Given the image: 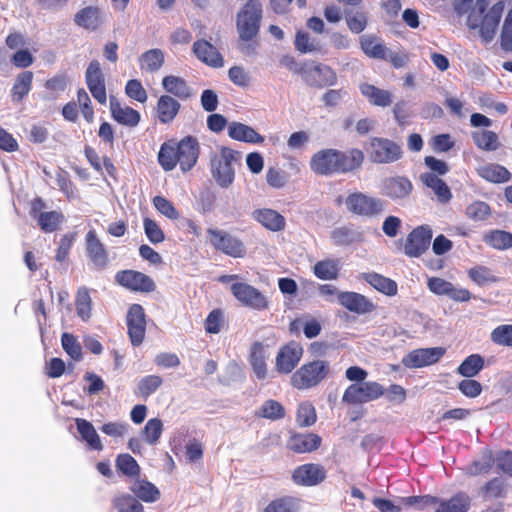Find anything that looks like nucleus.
<instances>
[{"mask_svg": "<svg viewBox=\"0 0 512 512\" xmlns=\"http://www.w3.org/2000/svg\"><path fill=\"white\" fill-rule=\"evenodd\" d=\"M180 103L171 95H161L156 104V116L161 124L173 122L180 111Z\"/></svg>", "mask_w": 512, "mask_h": 512, "instance_id": "31", "label": "nucleus"}, {"mask_svg": "<svg viewBox=\"0 0 512 512\" xmlns=\"http://www.w3.org/2000/svg\"><path fill=\"white\" fill-rule=\"evenodd\" d=\"M364 162V153L358 148L346 151L327 148L314 153L309 165L316 175L332 176L347 174L359 169Z\"/></svg>", "mask_w": 512, "mask_h": 512, "instance_id": "1", "label": "nucleus"}, {"mask_svg": "<svg viewBox=\"0 0 512 512\" xmlns=\"http://www.w3.org/2000/svg\"><path fill=\"white\" fill-rule=\"evenodd\" d=\"M85 251L93 269L97 271L107 269L110 262L109 253L94 229L89 230L85 236Z\"/></svg>", "mask_w": 512, "mask_h": 512, "instance_id": "17", "label": "nucleus"}, {"mask_svg": "<svg viewBox=\"0 0 512 512\" xmlns=\"http://www.w3.org/2000/svg\"><path fill=\"white\" fill-rule=\"evenodd\" d=\"M490 339L498 346L512 347V324L495 327L490 334Z\"/></svg>", "mask_w": 512, "mask_h": 512, "instance_id": "59", "label": "nucleus"}, {"mask_svg": "<svg viewBox=\"0 0 512 512\" xmlns=\"http://www.w3.org/2000/svg\"><path fill=\"white\" fill-rule=\"evenodd\" d=\"M206 232L209 243L216 251L233 258H243L246 255L245 244L236 236L217 228H208Z\"/></svg>", "mask_w": 512, "mask_h": 512, "instance_id": "8", "label": "nucleus"}, {"mask_svg": "<svg viewBox=\"0 0 512 512\" xmlns=\"http://www.w3.org/2000/svg\"><path fill=\"white\" fill-rule=\"evenodd\" d=\"M413 191V184L406 176L387 177L382 181L381 193L392 201L408 198Z\"/></svg>", "mask_w": 512, "mask_h": 512, "instance_id": "22", "label": "nucleus"}, {"mask_svg": "<svg viewBox=\"0 0 512 512\" xmlns=\"http://www.w3.org/2000/svg\"><path fill=\"white\" fill-rule=\"evenodd\" d=\"M114 280L119 286L132 292L151 293L156 289V284L150 276L133 269L118 271Z\"/></svg>", "mask_w": 512, "mask_h": 512, "instance_id": "11", "label": "nucleus"}, {"mask_svg": "<svg viewBox=\"0 0 512 512\" xmlns=\"http://www.w3.org/2000/svg\"><path fill=\"white\" fill-rule=\"evenodd\" d=\"M317 421V414L314 405L305 401L298 405L296 411V423L300 428L314 425Z\"/></svg>", "mask_w": 512, "mask_h": 512, "instance_id": "51", "label": "nucleus"}, {"mask_svg": "<svg viewBox=\"0 0 512 512\" xmlns=\"http://www.w3.org/2000/svg\"><path fill=\"white\" fill-rule=\"evenodd\" d=\"M77 315L84 321L91 316L92 301L88 289L81 288L78 290L75 300Z\"/></svg>", "mask_w": 512, "mask_h": 512, "instance_id": "57", "label": "nucleus"}, {"mask_svg": "<svg viewBox=\"0 0 512 512\" xmlns=\"http://www.w3.org/2000/svg\"><path fill=\"white\" fill-rule=\"evenodd\" d=\"M507 491L508 484L503 477H494L480 488V494L484 500L505 498Z\"/></svg>", "mask_w": 512, "mask_h": 512, "instance_id": "38", "label": "nucleus"}, {"mask_svg": "<svg viewBox=\"0 0 512 512\" xmlns=\"http://www.w3.org/2000/svg\"><path fill=\"white\" fill-rule=\"evenodd\" d=\"M345 20L352 33L359 34L364 31L368 24V17L365 12L345 11Z\"/></svg>", "mask_w": 512, "mask_h": 512, "instance_id": "58", "label": "nucleus"}, {"mask_svg": "<svg viewBox=\"0 0 512 512\" xmlns=\"http://www.w3.org/2000/svg\"><path fill=\"white\" fill-rule=\"evenodd\" d=\"M241 157L239 151L226 146L220 148V154H215L211 157V175L221 188H228L234 182V164H240Z\"/></svg>", "mask_w": 512, "mask_h": 512, "instance_id": "4", "label": "nucleus"}, {"mask_svg": "<svg viewBox=\"0 0 512 512\" xmlns=\"http://www.w3.org/2000/svg\"><path fill=\"white\" fill-rule=\"evenodd\" d=\"M331 238L336 245L348 246L358 239V234L352 228L343 226L334 229Z\"/></svg>", "mask_w": 512, "mask_h": 512, "instance_id": "61", "label": "nucleus"}, {"mask_svg": "<svg viewBox=\"0 0 512 512\" xmlns=\"http://www.w3.org/2000/svg\"><path fill=\"white\" fill-rule=\"evenodd\" d=\"M484 241L497 250L512 248V233L504 230H492L484 236Z\"/></svg>", "mask_w": 512, "mask_h": 512, "instance_id": "49", "label": "nucleus"}, {"mask_svg": "<svg viewBox=\"0 0 512 512\" xmlns=\"http://www.w3.org/2000/svg\"><path fill=\"white\" fill-rule=\"evenodd\" d=\"M163 431V423L159 418H152L145 424L143 435L147 443L154 445L158 442Z\"/></svg>", "mask_w": 512, "mask_h": 512, "instance_id": "60", "label": "nucleus"}, {"mask_svg": "<svg viewBox=\"0 0 512 512\" xmlns=\"http://www.w3.org/2000/svg\"><path fill=\"white\" fill-rule=\"evenodd\" d=\"M345 205L352 215L363 218H375L385 210V202L382 199L363 192L350 193L345 199Z\"/></svg>", "mask_w": 512, "mask_h": 512, "instance_id": "7", "label": "nucleus"}, {"mask_svg": "<svg viewBox=\"0 0 512 512\" xmlns=\"http://www.w3.org/2000/svg\"><path fill=\"white\" fill-rule=\"evenodd\" d=\"M359 89L361 94L373 106L386 108L393 103V95L389 90L381 89L370 83L360 84Z\"/></svg>", "mask_w": 512, "mask_h": 512, "instance_id": "29", "label": "nucleus"}, {"mask_svg": "<svg viewBox=\"0 0 512 512\" xmlns=\"http://www.w3.org/2000/svg\"><path fill=\"white\" fill-rule=\"evenodd\" d=\"M469 278L479 286L498 282L492 270L484 265H476L468 270Z\"/></svg>", "mask_w": 512, "mask_h": 512, "instance_id": "56", "label": "nucleus"}, {"mask_svg": "<svg viewBox=\"0 0 512 512\" xmlns=\"http://www.w3.org/2000/svg\"><path fill=\"white\" fill-rule=\"evenodd\" d=\"M33 82V72L23 71L19 73L11 89V97L15 102L22 101L30 92Z\"/></svg>", "mask_w": 512, "mask_h": 512, "instance_id": "41", "label": "nucleus"}, {"mask_svg": "<svg viewBox=\"0 0 512 512\" xmlns=\"http://www.w3.org/2000/svg\"><path fill=\"white\" fill-rule=\"evenodd\" d=\"M162 86L166 92L177 97L180 100L188 99L192 92L187 82L178 76H165L162 80Z\"/></svg>", "mask_w": 512, "mask_h": 512, "instance_id": "37", "label": "nucleus"}, {"mask_svg": "<svg viewBox=\"0 0 512 512\" xmlns=\"http://www.w3.org/2000/svg\"><path fill=\"white\" fill-rule=\"evenodd\" d=\"M484 367V358L480 354H471L458 366L457 372L466 378L476 376Z\"/></svg>", "mask_w": 512, "mask_h": 512, "instance_id": "48", "label": "nucleus"}, {"mask_svg": "<svg viewBox=\"0 0 512 512\" xmlns=\"http://www.w3.org/2000/svg\"><path fill=\"white\" fill-rule=\"evenodd\" d=\"M163 384V378L159 375H147L137 383L136 394L147 399L154 394Z\"/></svg>", "mask_w": 512, "mask_h": 512, "instance_id": "52", "label": "nucleus"}, {"mask_svg": "<svg viewBox=\"0 0 512 512\" xmlns=\"http://www.w3.org/2000/svg\"><path fill=\"white\" fill-rule=\"evenodd\" d=\"M230 291L234 298L245 307L258 311L266 310L269 307L266 296L248 283L235 282L231 285Z\"/></svg>", "mask_w": 512, "mask_h": 512, "instance_id": "12", "label": "nucleus"}, {"mask_svg": "<svg viewBox=\"0 0 512 512\" xmlns=\"http://www.w3.org/2000/svg\"><path fill=\"white\" fill-rule=\"evenodd\" d=\"M152 202L155 209L168 219L176 220L179 218V212L175 208L174 204L167 198L157 195L153 198Z\"/></svg>", "mask_w": 512, "mask_h": 512, "instance_id": "63", "label": "nucleus"}, {"mask_svg": "<svg viewBox=\"0 0 512 512\" xmlns=\"http://www.w3.org/2000/svg\"><path fill=\"white\" fill-rule=\"evenodd\" d=\"M228 136L236 141L261 144L264 137L260 135L254 128L241 122L233 121L228 126Z\"/></svg>", "mask_w": 512, "mask_h": 512, "instance_id": "30", "label": "nucleus"}, {"mask_svg": "<svg viewBox=\"0 0 512 512\" xmlns=\"http://www.w3.org/2000/svg\"><path fill=\"white\" fill-rule=\"evenodd\" d=\"M146 314L140 304H132L126 314L127 334L132 346H140L146 336Z\"/></svg>", "mask_w": 512, "mask_h": 512, "instance_id": "15", "label": "nucleus"}, {"mask_svg": "<svg viewBox=\"0 0 512 512\" xmlns=\"http://www.w3.org/2000/svg\"><path fill=\"white\" fill-rule=\"evenodd\" d=\"M432 239V230L428 226L414 228L406 238L404 252L409 257H420L429 248Z\"/></svg>", "mask_w": 512, "mask_h": 512, "instance_id": "19", "label": "nucleus"}, {"mask_svg": "<svg viewBox=\"0 0 512 512\" xmlns=\"http://www.w3.org/2000/svg\"><path fill=\"white\" fill-rule=\"evenodd\" d=\"M322 445L320 435L312 432H291L287 439V449L296 454H308L318 450Z\"/></svg>", "mask_w": 512, "mask_h": 512, "instance_id": "23", "label": "nucleus"}, {"mask_svg": "<svg viewBox=\"0 0 512 512\" xmlns=\"http://www.w3.org/2000/svg\"><path fill=\"white\" fill-rule=\"evenodd\" d=\"M301 504V498L284 495L271 500L262 512H299Z\"/></svg>", "mask_w": 512, "mask_h": 512, "instance_id": "36", "label": "nucleus"}, {"mask_svg": "<svg viewBox=\"0 0 512 512\" xmlns=\"http://www.w3.org/2000/svg\"><path fill=\"white\" fill-rule=\"evenodd\" d=\"M139 62L142 70L155 72L164 64V53L160 49H150L141 55Z\"/></svg>", "mask_w": 512, "mask_h": 512, "instance_id": "50", "label": "nucleus"}, {"mask_svg": "<svg viewBox=\"0 0 512 512\" xmlns=\"http://www.w3.org/2000/svg\"><path fill=\"white\" fill-rule=\"evenodd\" d=\"M487 7V0H476L475 8L468 14L467 26L472 30L479 28L481 37L485 41H491L499 26L504 10V2L498 1L485 13Z\"/></svg>", "mask_w": 512, "mask_h": 512, "instance_id": "3", "label": "nucleus"}, {"mask_svg": "<svg viewBox=\"0 0 512 512\" xmlns=\"http://www.w3.org/2000/svg\"><path fill=\"white\" fill-rule=\"evenodd\" d=\"M476 171L482 179L494 184L506 183L512 177L510 171L506 167L497 163L485 164L478 167Z\"/></svg>", "mask_w": 512, "mask_h": 512, "instance_id": "32", "label": "nucleus"}, {"mask_svg": "<svg viewBox=\"0 0 512 512\" xmlns=\"http://www.w3.org/2000/svg\"><path fill=\"white\" fill-rule=\"evenodd\" d=\"M472 139L476 147L482 151H495L501 146L498 135L491 130L474 131Z\"/></svg>", "mask_w": 512, "mask_h": 512, "instance_id": "45", "label": "nucleus"}, {"mask_svg": "<svg viewBox=\"0 0 512 512\" xmlns=\"http://www.w3.org/2000/svg\"><path fill=\"white\" fill-rule=\"evenodd\" d=\"M501 47L505 51H512V8L508 11L501 31Z\"/></svg>", "mask_w": 512, "mask_h": 512, "instance_id": "64", "label": "nucleus"}, {"mask_svg": "<svg viewBox=\"0 0 512 512\" xmlns=\"http://www.w3.org/2000/svg\"><path fill=\"white\" fill-rule=\"evenodd\" d=\"M384 393V387L375 381L351 384L345 389L342 401L349 405L363 404L379 399Z\"/></svg>", "mask_w": 512, "mask_h": 512, "instance_id": "9", "label": "nucleus"}, {"mask_svg": "<svg viewBox=\"0 0 512 512\" xmlns=\"http://www.w3.org/2000/svg\"><path fill=\"white\" fill-rule=\"evenodd\" d=\"M77 26L86 30L95 31L104 22L102 11L97 6H87L80 9L74 16Z\"/></svg>", "mask_w": 512, "mask_h": 512, "instance_id": "27", "label": "nucleus"}, {"mask_svg": "<svg viewBox=\"0 0 512 512\" xmlns=\"http://www.w3.org/2000/svg\"><path fill=\"white\" fill-rule=\"evenodd\" d=\"M116 468L119 472L129 478H137L141 468L137 461L130 454H119L116 458Z\"/></svg>", "mask_w": 512, "mask_h": 512, "instance_id": "54", "label": "nucleus"}, {"mask_svg": "<svg viewBox=\"0 0 512 512\" xmlns=\"http://www.w3.org/2000/svg\"><path fill=\"white\" fill-rule=\"evenodd\" d=\"M340 264L337 259H324L315 263L314 275L321 280H336L339 276Z\"/></svg>", "mask_w": 512, "mask_h": 512, "instance_id": "43", "label": "nucleus"}, {"mask_svg": "<svg viewBox=\"0 0 512 512\" xmlns=\"http://www.w3.org/2000/svg\"><path fill=\"white\" fill-rule=\"evenodd\" d=\"M193 52L200 61L209 66L220 67L223 65V58L217 48L204 39L194 42Z\"/></svg>", "mask_w": 512, "mask_h": 512, "instance_id": "28", "label": "nucleus"}, {"mask_svg": "<svg viewBox=\"0 0 512 512\" xmlns=\"http://www.w3.org/2000/svg\"><path fill=\"white\" fill-rule=\"evenodd\" d=\"M285 414L284 406L274 399L266 400L256 412V416L273 421L284 418Z\"/></svg>", "mask_w": 512, "mask_h": 512, "instance_id": "53", "label": "nucleus"}, {"mask_svg": "<svg viewBox=\"0 0 512 512\" xmlns=\"http://www.w3.org/2000/svg\"><path fill=\"white\" fill-rule=\"evenodd\" d=\"M422 183L430 188L441 203H447L452 198L448 185L437 175L433 173H423L420 176Z\"/></svg>", "mask_w": 512, "mask_h": 512, "instance_id": "35", "label": "nucleus"}, {"mask_svg": "<svg viewBox=\"0 0 512 512\" xmlns=\"http://www.w3.org/2000/svg\"><path fill=\"white\" fill-rule=\"evenodd\" d=\"M445 353L443 347L414 349L403 357L402 364L407 368H422L437 363Z\"/></svg>", "mask_w": 512, "mask_h": 512, "instance_id": "20", "label": "nucleus"}, {"mask_svg": "<svg viewBox=\"0 0 512 512\" xmlns=\"http://www.w3.org/2000/svg\"><path fill=\"white\" fill-rule=\"evenodd\" d=\"M85 80L93 98L99 104L105 105L107 102L105 77L97 60H92L88 65Z\"/></svg>", "mask_w": 512, "mask_h": 512, "instance_id": "21", "label": "nucleus"}, {"mask_svg": "<svg viewBox=\"0 0 512 512\" xmlns=\"http://www.w3.org/2000/svg\"><path fill=\"white\" fill-rule=\"evenodd\" d=\"M253 218L266 229L277 232L285 227V218L273 209L263 208L253 212Z\"/></svg>", "mask_w": 512, "mask_h": 512, "instance_id": "33", "label": "nucleus"}, {"mask_svg": "<svg viewBox=\"0 0 512 512\" xmlns=\"http://www.w3.org/2000/svg\"><path fill=\"white\" fill-rule=\"evenodd\" d=\"M304 69L302 79L310 87L324 88L337 83L336 72L326 64L305 61Z\"/></svg>", "mask_w": 512, "mask_h": 512, "instance_id": "10", "label": "nucleus"}, {"mask_svg": "<svg viewBox=\"0 0 512 512\" xmlns=\"http://www.w3.org/2000/svg\"><path fill=\"white\" fill-rule=\"evenodd\" d=\"M75 424L82 440L85 441L91 449L97 451L103 449L100 437L91 422L86 419L76 418Z\"/></svg>", "mask_w": 512, "mask_h": 512, "instance_id": "39", "label": "nucleus"}, {"mask_svg": "<svg viewBox=\"0 0 512 512\" xmlns=\"http://www.w3.org/2000/svg\"><path fill=\"white\" fill-rule=\"evenodd\" d=\"M113 506L118 512H143L144 507L136 497L130 494H121L116 496Z\"/></svg>", "mask_w": 512, "mask_h": 512, "instance_id": "55", "label": "nucleus"}, {"mask_svg": "<svg viewBox=\"0 0 512 512\" xmlns=\"http://www.w3.org/2000/svg\"><path fill=\"white\" fill-rule=\"evenodd\" d=\"M267 358V346L260 341L253 342L249 350L248 362L258 380H265L267 378Z\"/></svg>", "mask_w": 512, "mask_h": 512, "instance_id": "25", "label": "nucleus"}, {"mask_svg": "<svg viewBox=\"0 0 512 512\" xmlns=\"http://www.w3.org/2000/svg\"><path fill=\"white\" fill-rule=\"evenodd\" d=\"M327 477L326 469L319 463H305L297 466L291 475L298 486L313 487L321 484Z\"/></svg>", "mask_w": 512, "mask_h": 512, "instance_id": "18", "label": "nucleus"}, {"mask_svg": "<svg viewBox=\"0 0 512 512\" xmlns=\"http://www.w3.org/2000/svg\"><path fill=\"white\" fill-rule=\"evenodd\" d=\"M304 354V349L299 342L289 341L282 345L275 358V370L279 374L293 373Z\"/></svg>", "mask_w": 512, "mask_h": 512, "instance_id": "13", "label": "nucleus"}, {"mask_svg": "<svg viewBox=\"0 0 512 512\" xmlns=\"http://www.w3.org/2000/svg\"><path fill=\"white\" fill-rule=\"evenodd\" d=\"M490 214V206L483 201H475L466 208L467 217L473 221H484Z\"/></svg>", "mask_w": 512, "mask_h": 512, "instance_id": "62", "label": "nucleus"}, {"mask_svg": "<svg viewBox=\"0 0 512 512\" xmlns=\"http://www.w3.org/2000/svg\"><path fill=\"white\" fill-rule=\"evenodd\" d=\"M262 14V4L259 0H248L243 5L236 18V27L241 40L248 42L257 36Z\"/></svg>", "mask_w": 512, "mask_h": 512, "instance_id": "6", "label": "nucleus"}, {"mask_svg": "<svg viewBox=\"0 0 512 512\" xmlns=\"http://www.w3.org/2000/svg\"><path fill=\"white\" fill-rule=\"evenodd\" d=\"M471 506V499L465 492H458L449 499H440L435 512H467Z\"/></svg>", "mask_w": 512, "mask_h": 512, "instance_id": "34", "label": "nucleus"}, {"mask_svg": "<svg viewBox=\"0 0 512 512\" xmlns=\"http://www.w3.org/2000/svg\"><path fill=\"white\" fill-rule=\"evenodd\" d=\"M200 150V143L195 136L187 135L179 141L170 139L161 144L158 163L166 172L179 165L180 170L187 173L196 166Z\"/></svg>", "mask_w": 512, "mask_h": 512, "instance_id": "2", "label": "nucleus"}, {"mask_svg": "<svg viewBox=\"0 0 512 512\" xmlns=\"http://www.w3.org/2000/svg\"><path fill=\"white\" fill-rule=\"evenodd\" d=\"M364 279L367 283H369L372 287H374L377 291L387 295L394 296L397 294L398 287L397 283L378 273H367L364 275Z\"/></svg>", "mask_w": 512, "mask_h": 512, "instance_id": "42", "label": "nucleus"}, {"mask_svg": "<svg viewBox=\"0 0 512 512\" xmlns=\"http://www.w3.org/2000/svg\"><path fill=\"white\" fill-rule=\"evenodd\" d=\"M46 203L41 197L34 198L30 203L29 215L36 219L40 229L45 233L56 231L64 221V215L58 211L44 212Z\"/></svg>", "mask_w": 512, "mask_h": 512, "instance_id": "14", "label": "nucleus"}, {"mask_svg": "<svg viewBox=\"0 0 512 512\" xmlns=\"http://www.w3.org/2000/svg\"><path fill=\"white\" fill-rule=\"evenodd\" d=\"M370 160L378 164L392 163L402 157V149L396 142L387 139L374 137L370 142Z\"/></svg>", "mask_w": 512, "mask_h": 512, "instance_id": "16", "label": "nucleus"}, {"mask_svg": "<svg viewBox=\"0 0 512 512\" xmlns=\"http://www.w3.org/2000/svg\"><path fill=\"white\" fill-rule=\"evenodd\" d=\"M132 493L139 499L147 503H153L159 500L160 491L151 482L146 480H136L130 487Z\"/></svg>", "mask_w": 512, "mask_h": 512, "instance_id": "40", "label": "nucleus"}, {"mask_svg": "<svg viewBox=\"0 0 512 512\" xmlns=\"http://www.w3.org/2000/svg\"><path fill=\"white\" fill-rule=\"evenodd\" d=\"M109 106L112 118L119 124L136 127L140 120V113L130 106H122L115 96H110Z\"/></svg>", "mask_w": 512, "mask_h": 512, "instance_id": "26", "label": "nucleus"}, {"mask_svg": "<svg viewBox=\"0 0 512 512\" xmlns=\"http://www.w3.org/2000/svg\"><path fill=\"white\" fill-rule=\"evenodd\" d=\"M294 46L302 54L320 52L322 50L321 42L303 30L296 32Z\"/></svg>", "mask_w": 512, "mask_h": 512, "instance_id": "46", "label": "nucleus"}, {"mask_svg": "<svg viewBox=\"0 0 512 512\" xmlns=\"http://www.w3.org/2000/svg\"><path fill=\"white\" fill-rule=\"evenodd\" d=\"M338 302L345 309L356 314L371 313L375 309V305L370 299L360 293L352 291L339 293Z\"/></svg>", "mask_w": 512, "mask_h": 512, "instance_id": "24", "label": "nucleus"}, {"mask_svg": "<svg viewBox=\"0 0 512 512\" xmlns=\"http://www.w3.org/2000/svg\"><path fill=\"white\" fill-rule=\"evenodd\" d=\"M495 460L496 455L494 456L491 451H488L481 459L472 461L466 467V474L469 476L486 475L490 473L493 465L496 464Z\"/></svg>", "mask_w": 512, "mask_h": 512, "instance_id": "47", "label": "nucleus"}, {"mask_svg": "<svg viewBox=\"0 0 512 512\" xmlns=\"http://www.w3.org/2000/svg\"><path fill=\"white\" fill-rule=\"evenodd\" d=\"M360 45L362 51L371 58L383 60L388 58L387 47L381 42H379L378 39L374 36H362L360 39Z\"/></svg>", "mask_w": 512, "mask_h": 512, "instance_id": "44", "label": "nucleus"}, {"mask_svg": "<svg viewBox=\"0 0 512 512\" xmlns=\"http://www.w3.org/2000/svg\"><path fill=\"white\" fill-rule=\"evenodd\" d=\"M330 374V363L326 360H313L304 363L295 370L290 384L297 390H309L318 386Z\"/></svg>", "mask_w": 512, "mask_h": 512, "instance_id": "5", "label": "nucleus"}]
</instances>
